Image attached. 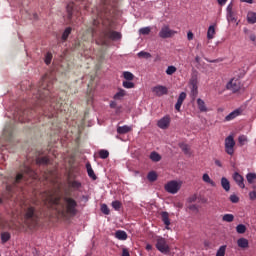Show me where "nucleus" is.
<instances>
[{"label":"nucleus","mask_w":256,"mask_h":256,"mask_svg":"<svg viewBox=\"0 0 256 256\" xmlns=\"http://www.w3.org/2000/svg\"><path fill=\"white\" fill-rule=\"evenodd\" d=\"M236 231L237 233H239L240 235H243V233H245L247 231V226H245L244 224H238L236 226Z\"/></svg>","instance_id":"2f4dec72"},{"label":"nucleus","mask_w":256,"mask_h":256,"mask_svg":"<svg viewBox=\"0 0 256 256\" xmlns=\"http://www.w3.org/2000/svg\"><path fill=\"white\" fill-rule=\"evenodd\" d=\"M249 39H250V41H252L253 43H255V41H256V36H255V34H250V36H249Z\"/></svg>","instance_id":"69168bd1"},{"label":"nucleus","mask_w":256,"mask_h":256,"mask_svg":"<svg viewBox=\"0 0 256 256\" xmlns=\"http://www.w3.org/2000/svg\"><path fill=\"white\" fill-rule=\"evenodd\" d=\"M233 179L235 183L238 185V187H240V189H245V179L241 174H239L238 172H235L233 174Z\"/></svg>","instance_id":"4468645a"},{"label":"nucleus","mask_w":256,"mask_h":256,"mask_svg":"<svg viewBox=\"0 0 256 256\" xmlns=\"http://www.w3.org/2000/svg\"><path fill=\"white\" fill-rule=\"evenodd\" d=\"M11 239V234L9 232H4L1 234V241L2 243H7Z\"/></svg>","instance_id":"4c0bfd02"},{"label":"nucleus","mask_w":256,"mask_h":256,"mask_svg":"<svg viewBox=\"0 0 256 256\" xmlns=\"http://www.w3.org/2000/svg\"><path fill=\"white\" fill-rule=\"evenodd\" d=\"M24 210V221L26 225L33 229L37 226V221H39V216L37 215V212L35 211V207L33 206H25L23 208Z\"/></svg>","instance_id":"f257e3e1"},{"label":"nucleus","mask_w":256,"mask_h":256,"mask_svg":"<svg viewBox=\"0 0 256 256\" xmlns=\"http://www.w3.org/2000/svg\"><path fill=\"white\" fill-rule=\"evenodd\" d=\"M52 59H53V54H51V53L48 52V53L46 54V57H45V63H46V65H50Z\"/></svg>","instance_id":"3c124183"},{"label":"nucleus","mask_w":256,"mask_h":256,"mask_svg":"<svg viewBox=\"0 0 256 256\" xmlns=\"http://www.w3.org/2000/svg\"><path fill=\"white\" fill-rule=\"evenodd\" d=\"M247 23H249V25H255V23H256V12L249 11L247 13Z\"/></svg>","instance_id":"a211bd4d"},{"label":"nucleus","mask_w":256,"mask_h":256,"mask_svg":"<svg viewBox=\"0 0 256 256\" xmlns=\"http://www.w3.org/2000/svg\"><path fill=\"white\" fill-rule=\"evenodd\" d=\"M103 35L104 37H106V39H111L112 41H119L121 40V37H123V35H121V32L113 30H106L103 32Z\"/></svg>","instance_id":"9d476101"},{"label":"nucleus","mask_w":256,"mask_h":256,"mask_svg":"<svg viewBox=\"0 0 256 256\" xmlns=\"http://www.w3.org/2000/svg\"><path fill=\"white\" fill-rule=\"evenodd\" d=\"M105 39H106V37H105V35H103V37H101L100 40H97L96 43L98 45L105 46V45H107V40H105Z\"/></svg>","instance_id":"603ef678"},{"label":"nucleus","mask_w":256,"mask_h":256,"mask_svg":"<svg viewBox=\"0 0 256 256\" xmlns=\"http://www.w3.org/2000/svg\"><path fill=\"white\" fill-rule=\"evenodd\" d=\"M225 251H227V245H222L216 252V256H225Z\"/></svg>","instance_id":"f704fd0d"},{"label":"nucleus","mask_w":256,"mask_h":256,"mask_svg":"<svg viewBox=\"0 0 256 256\" xmlns=\"http://www.w3.org/2000/svg\"><path fill=\"white\" fill-rule=\"evenodd\" d=\"M221 187L226 192L231 191V183L229 182V180L227 178H225V177L221 178Z\"/></svg>","instance_id":"2eb2a0df"},{"label":"nucleus","mask_w":256,"mask_h":256,"mask_svg":"<svg viewBox=\"0 0 256 256\" xmlns=\"http://www.w3.org/2000/svg\"><path fill=\"white\" fill-rule=\"evenodd\" d=\"M180 149H182L183 153H185V155H189V145L187 144H179Z\"/></svg>","instance_id":"c03bdc74"},{"label":"nucleus","mask_w":256,"mask_h":256,"mask_svg":"<svg viewBox=\"0 0 256 256\" xmlns=\"http://www.w3.org/2000/svg\"><path fill=\"white\" fill-rule=\"evenodd\" d=\"M198 76H199V72L197 70H193L190 81H189V85L191 89L190 97L192 101H195V99H197V96L199 95V90H198L199 87L197 86L199 83Z\"/></svg>","instance_id":"f03ea898"},{"label":"nucleus","mask_w":256,"mask_h":256,"mask_svg":"<svg viewBox=\"0 0 256 256\" xmlns=\"http://www.w3.org/2000/svg\"><path fill=\"white\" fill-rule=\"evenodd\" d=\"M51 203H53L54 205H59V201H60V198L59 197H56V198H51Z\"/></svg>","instance_id":"052dcab7"},{"label":"nucleus","mask_w":256,"mask_h":256,"mask_svg":"<svg viewBox=\"0 0 256 256\" xmlns=\"http://www.w3.org/2000/svg\"><path fill=\"white\" fill-rule=\"evenodd\" d=\"M122 256H131V255L129 254V250H128L127 248H123V249H122Z\"/></svg>","instance_id":"680f3d73"},{"label":"nucleus","mask_w":256,"mask_h":256,"mask_svg":"<svg viewBox=\"0 0 256 256\" xmlns=\"http://www.w3.org/2000/svg\"><path fill=\"white\" fill-rule=\"evenodd\" d=\"M6 191H7V193H11V191H13V186H11V185H6Z\"/></svg>","instance_id":"338daca9"},{"label":"nucleus","mask_w":256,"mask_h":256,"mask_svg":"<svg viewBox=\"0 0 256 256\" xmlns=\"http://www.w3.org/2000/svg\"><path fill=\"white\" fill-rule=\"evenodd\" d=\"M36 165H49V158L47 156L37 157Z\"/></svg>","instance_id":"393cba45"},{"label":"nucleus","mask_w":256,"mask_h":256,"mask_svg":"<svg viewBox=\"0 0 256 256\" xmlns=\"http://www.w3.org/2000/svg\"><path fill=\"white\" fill-rule=\"evenodd\" d=\"M66 11L68 14V19H71V17H73V5L71 4L67 5Z\"/></svg>","instance_id":"49530a36"},{"label":"nucleus","mask_w":256,"mask_h":256,"mask_svg":"<svg viewBox=\"0 0 256 256\" xmlns=\"http://www.w3.org/2000/svg\"><path fill=\"white\" fill-rule=\"evenodd\" d=\"M181 105H183V104H181L180 102H176V104H175V109H176V111H181Z\"/></svg>","instance_id":"0e129e2a"},{"label":"nucleus","mask_w":256,"mask_h":256,"mask_svg":"<svg viewBox=\"0 0 256 256\" xmlns=\"http://www.w3.org/2000/svg\"><path fill=\"white\" fill-rule=\"evenodd\" d=\"M112 207L115 209V211H119V209H121V202L119 200L113 201Z\"/></svg>","instance_id":"de8ad7c7"},{"label":"nucleus","mask_w":256,"mask_h":256,"mask_svg":"<svg viewBox=\"0 0 256 256\" xmlns=\"http://www.w3.org/2000/svg\"><path fill=\"white\" fill-rule=\"evenodd\" d=\"M139 33H140L141 35H149V34L151 33V28H149V27L141 28V29L139 30Z\"/></svg>","instance_id":"09e8293b"},{"label":"nucleus","mask_w":256,"mask_h":256,"mask_svg":"<svg viewBox=\"0 0 256 256\" xmlns=\"http://www.w3.org/2000/svg\"><path fill=\"white\" fill-rule=\"evenodd\" d=\"M164 189L165 191H167V193L175 195V193H179V190L181 189V184H179V182L175 180H172L165 185Z\"/></svg>","instance_id":"6e6552de"},{"label":"nucleus","mask_w":256,"mask_h":256,"mask_svg":"<svg viewBox=\"0 0 256 256\" xmlns=\"http://www.w3.org/2000/svg\"><path fill=\"white\" fill-rule=\"evenodd\" d=\"M246 179H247L248 183L251 185V184H253V182L256 179V174L255 173H248L246 175Z\"/></svg>","instance_id":"58836bf2"},{"label":"nucleus","mask_w":256,"mask_h":256,"mask_svg":"<svg viewBox=\"0 0 256 256\" xmlns=\"http://www.w3.org/2000/svg\"><path fill=\"white\" fill-rule=\"evenodd\" d=\"M225 152L227 155H233L235 153V139L232 135L225 138Z\"/></svg>","instance_id":"0eeeda50"},{"label":"nucleus","mask_w":256,"mask_h":256,"mask_svg":"<svg viewBox=\"0 0 256 256\" xmlns=\"http://www.w3.org/2000/svg\"><path fill=\"white\" fill-rule=\"evenodd\" d=\"M155 247L160 253H163V255H169V253H171V248L169 247L167 240L161 236L156 237Z\"/></svg>","instance_id":"20e7f679"},{"label":"nucleus","mask_w":256,"mask_h":256,"mask_svg":"<svg viewBox=\"0 0 256 256\" xmlns=\"http://www.w3.org/2000/svg\"><path fill=\"white\" fill-rule=\"evenodd\" d=\"M137 55L139 58H142V59H151V53L149 52L140 51Z\"/></svg>","instance_id":"c9c22d12"},{"label":"nucleus","mask_w":256,"mask_h":256,"mask_svg":"<svg viewBox=\"0 0 256 256\" xmlns=\"http://www.w3.org/2000/svg\"><path fill=\"white\" fill-rule=\"evenodd\" d=\"M122 85L125 89H134L135 88V83L131 82V80L123 81Z\"/></svg>","instance_id":"72a5a7b5"},{"label":"nucleus","mask_w":256,"mask_h":256,"mask_svg":"<svg viewBox=\"0 0 256 256\" xmlns=\"http://www.w3.org/2000/svg\"><path fill=\"white\" fill-rule=\"evenodd\" d=\"M25 175H28V177H35V171H33V169H31L29 166H26L24 168L23 174L18 173L16 175V178L14 180V185H17V183H20L21 180L25 179Z\"/></svg>","instance_id":"1a4fd4ad"},{"label":"nucleus","mask_w":256,"mask_h":256,"mask_svg":"<svg viewBox=\"0 0 256 256\" xmlns=\"http://www.w3.org/2000/svg\"><path fill=\"white\" fill-rule=\"evenodd\" d=\"M215 35V26H209L208 31H207V39H213Z\"/></svg>","instance_id":"473e14b6"},{"label":"nucleus","mask_w":256,"mask_h":256,"mask_svg":"<svg viewBox=\"0 0 256 256\" xmlns=\"http://www.w3.org/2000/svg\"><path fill=\"white\" fill-rule=\"evenodd\" d=\"M147 179L148 181H150V183H155V181H157V172L155 171L149 172L147 175Z\"/></svg>","instance_id":"c85d7f7f"},{"label":"nucleus","mask_w":256,"mask_h":256,"mask_svg":"<svg viewBox=\"0 0 256 256\" xmlns=\"http://www.w3.org/2000/svg\"><path fill=\"white\" fill-rule=\"evenodd\" d=\"M101 211L104 215H109V213H111V211L109 210V206H107V204L101 205Z\"/></svg>","instance_id":"a18cd8bd"},{"label":"nucleus","mask_w":256,"mask_h":256,"mask_svg":"<svg viewBox=\"0 0 256 256\" xmlns=\"http://www.w3.org/2000/svg\"><path fill=\"white\" fill-rule=\"evenodd\" d=\"M175 33L177 32L174 30H171L169 26H163L159 32V37H161V39H169L173 37Z\"/></svg>","instance_id":"9b49d317"},{"label":"nucleus","mask_w":256,"mask_h":256,"mask_svg":"<svg viewBox=\"0 0 256 256\" xmlns=\"http://www.w3.org/2000/svg\"><path fill=\"white\" fill-rule=\"evenodd\" d=\"M188 209H189L190 211H196V213L199 212V206H197V205H195V204L189 205V206H188Z\"/></svg>","instance_id":"5fc2aeb1"},{"label":"nucleus","mask_w":256,"mask_h":256,"mask_svg":"<svg viewBox=\"0 0 256 256\" xmlns=\"http://www.w3.org/2000/svg\"><path fill=\"white\" fill-rule=\"evenodd\" d=\"M226 89L232 91V93H237L241 91V80L237 78H232L227 84Z\"/></svg>","instance_id":"423d86ee"},{"label":"nucleus","mask_w":256,"mask_h":256,"mask_svg":"<svg viewBox=\"0 0 256 256\" xmlns=\"http://www.w3.org/2000/svg\"><path fill=\"white\" fill-rule=\"evenodd\" d=\"M37 105H45V103L53 102V97H51V92L45 87L40 86L38 93L36 95Z\"/></svg>","instance_id":"7ed1b4c3"},{"label":"nucleus","mask_w":256,"mask_h":256,"mask_svg":"<svg viewBox=\"0 0 256 256\" xmlns=\"http://www.w3.org/2000/svg\"><path fill=\"white\" fill-rule=\"evenodd\" d=\"M230 201H231V203H237L239 201V198L237 195L232 194V195H230Z\"/></svg>","instance_id":"6e6d98bb"},{"label":"nucleus","mask_w":256,"mask_h":256,"mask_svg":"<svg viewBox=\"0 0 256 256\" xmlns=\"http://www.w3.org/2000/svg\"><path fill=\"white\" fill-rule=\"evenodd\" d=\"M239 115H241V109H236L225 117V121H232V119L239 117Z\"/></svg>","instance_id":"6ab92c4d"},{"label":"nucleus","mask_w":256,"mask_h":256,"mask_svg":"<svg viewBox=\"0 0 256 256\" xmlns=\"http://www.w3.org/2000/svg\"><path fill=\"white\" fill-rule=\"evenodd\" d=\"M131 129L132 128L128 125L118 126L117 127V133H118V135H125V134L131 132Z\"/></svg>","instance_id":"f3484780"},{"label":"nucleus","mask_w":256,"mask_h":256,"mask_svg":"<svg viewBox=\"0 0 256 256\" xmlns=\"http://www.w3.org/2000/svg\"><path fill=\"white\" fill-rule=\"evenodd\" d=\"M152 93H154L157 97H163V95H167V93H169V90L166 86L157 85L152 88Z\"/></svg>","instance_id":"f8f14e48"},{"label":"nucleus","mask_w":256,"mask_h":256,"mask_svg":"<svg viewBox=\"0 0 256 256\" xmlns=\"http://www.w3.org/2000/svg\"><path fill=\"white\" fill-rule=\"evenodd\" d=\"M71 31H72L71 27H67L64 30L62 37H61L62 41H67V39H69V35H71Z\"/></svg>","instance_id":"c756f323"},{"label":"nucleus","mask_w":256,"mask_h":256,"mask_svg":"<svg viewBox=\"0 0 256 256\" xmlns=\"http://www.w3.org/2000/svg\"><path fill=\"white\" fill-rule=\"evenodd\" d=\"M161 219L166 227L171 225V220H169V212H161Z\"/></svg>","instance_id":"b1692460"},{"label":"nucleus","mask_w":256,"mask_h":256,"mask_svg":"<svg viewBox=\"0 0 256 256\" xmlns=\"http://www.w3.org/2000/svg\"><path fill=\"white\" fill-rule=\"evenodd\" d=\"M127 95V92L124 89H119V91L114 95L116 101H121Z\"/></svg>","instance_id":"bb28decb"},{"label":"nucleus","mask_w":256,"mask_h":256,"mask_svg":"<svg viewBox=\"0 0 256 256\" xmlns=\"http://www.w3.org/2000/svg\"><path fill=\"white\" fill-rule=\"evenodd\" d=\"M116 239H119V241H127V232L123 230H118L115 232Z\"/></svg>","instance_id":"aec40b11"},{"label":"nucleus","mask_w":256,"mask_h":256,"mask_svg":"<svg viewBox=\"0 0 256 256\" xmlns=\"http://www.w3.org/2000/svg\"><path fill=\"white\" fill-rule=\"evenodd\" d=\"M227 21L229 23H235L237 21V19H235V14L233 12L227 14Z\"/></svg>","instance_id":"8fccbe9b"},{"label":"nucleus","mask_w":256,"mask_h":256,"mask_svg":"<svg viewBox=\"0 0 256 256\" xmlns=\"http://www.w3.org/2000/svg\"><path fill=\"white\" fill-rule=\"evenodd\" d=\"M197 201V194H193L187 199V203H195Z\"/></svg>","instance_id":"864d4df0"},{"label":"nucleus","mask_w":256,"mask_h":256,"mask_svg":"<svg viewBox=\"0 0 256 256\" xmlns=\"http://www.w3.org/2000/svg\"><path fill=\"white\" fill-rule=\"evenodd\" d=\"M86 169H87L88 177H90V179H92L93 181H97V175H95V171H93V168L91 167V163L88 162L86 164Z\"/></svg>","instance_id":"dca6fc26"},{"label":"nucleus","mask_w":256,"mask_h":256,"mask_svg":"<svg viewBox=\"0 0 256 256\" xmlns=\"http://www.w3.org/2000/svg\"><path fill=\"white\" fill-rule=\"evenodd\" d=\"M150 159L154 163H159V161H161V154L153 151V152L150 153Z\"/></svg>","instance_id":"cd10ccee"},{"label":"nucleus","mask_w":256,"mask_h":256,"mask_svg":"<svg viewBox=\"0 0 256 256\" xmlns=\"http://www.w3.org/2000/svg\"><path fill=\"white\" fill-rule=\"evenodd\" d=\"M99 157L100 159H107L109 157V151L105 149L100 150Z\"/></svg>","instance_id":"ea45409f"},{"label":"nucleus","mask_w":256,"mask_h":256,"mask_svg":"<svg viewBox=\"0 0 256 256\" xmlns=\"http://www.w3.org/2000/svg\"><path fill=\"white\" fill-rule=\"evenodd\" d=\"M227 15L233 13V4H229L226 8Z\"/></svg>","instance_id":"bf43d9fd"},{"label":"nucleus","mask_w":256,"mask_h":256,"mask_svg":"<svg viewBox=\"0 0 256 256\" xmlns=\"http://www.w3.org/2000/svg\"><path fill=\"white\" fill-rule=\"evenodd\" d=\"M185 99H187V93L181 92V93L179 94L178 99H177V103L183 104V101H185Z\"/></svg>","instance_id":"37998d69"},{"label":"nucleus","mask_w":256,"mask_h":256,"mask_svg":"<svg viewBox=\"0 0 256 256\" xmlns=\"http://www.w3.org/2000/svg\"><path fill=\"white\" fill-rule=\"evenodd\" d=\"M197 105H198V109L201 113L207 112V106L205 105V101H203V99L198 98Z\"/></svg>","instance_id":"5701e85b"},{"label":"nucleus","mask_w":256,"mask_h":256,"mask_svg":"<svg viewBox=\"0 0 256 256\" xmlns=\"http://www.w3.org/2000/svg\"><path fill=\"white\" fill-rule=\"evenodd\" d=\"M124 79H126V81H133V79H135V75H133V73L126 71L123 73Z\"/></svg>","instance_id":"e433bc0d"},{"label":"nucleus","mask_w":256,"mask_h":256,"mask_svg":"<svg viewBox=\"0 0 256 256\" xmlns=\"http://www.w3.org/2000/svg\"><path fill=\"white\" fill-rule=\"evenodd\" d=\"M170 124H171V117L169 115H166L158 121L157 126L160 129H167Z\"/></svg>","instance_id":"ddd939ff"},{"label":"nucleus","mask_w":256,"mask_h":256,"mask_svg":"<svg viewBox=\"0 0 256 256\" xmlns=\"http://www.w3.org/2000/svg\"><path fill=\"white\" fill-rule=\"evenodd\" d=\"M202 179L204 183H208L211 187H217V184L209 177V174H203Z\"/></svg>","instance_id":"a878e982"},{"label":"nucleus","mask_w":256,"mask_h":256,"mask_svg":"<svg viewBox=\"0 0 256 256\" xmlns=\"http://www.w3.org/2000/svg\"><path fill=\"white\" fill-rule=\"evenodd\" d=\"M64 203H66V211L69 215H72V217H75L77 215V201L71 197H64L63 198Z\"/></svg>","instance_id":"39448f33"},{"label":"nucleus","mask_w":256,"mask_h":256,"mask_svg":"<svg viewBox=\"0 0 256 256\" xmlns=\"http://www.w3.org/2000/svg\"><path fill=\"white\" fill-rule=\"evenodd\" d=\"M110 107H111V109H115V107H117V102L111 101L110 102Z\"/></svg>","instance_id":"774afa93"},{"label":"nucleus","mask_w":256,"mask_h":256,"mask_svg":"<svg viewBox=\"0 0 256 256\" xmlns=\"http://www.w3.org/2000/svg\"><path fill=\"white\" fill-rule=\"evenodd\" d=\"M238 141H239L240 145H245V142L247 141V137H245L243 135L239 136Z\"/></svg>","instance_id":"4d7b16f0"},{"label":"nucleus","mask_w":256,"mask_h":256,"mask_svg":"<svg viewBox=\"0 0 256 256\" xmlns=\"http://www.w3.org/2000/svg\"><path fill=\"white\" fill-rule=\"evenodd\" d=\"M249 197H250L251 201H255V199H256V191H251L249 193Z\"/></svg>","instance_id":"13d9d810"},{"label":"nucleus","mask_w":256,"mask_h":256,"mask_svg":"<svg viewBox=\"0 0 256 256\" xmlns=\"http://www.w3.org/2000/svg\"><path fill=\"white\" fill-rule=\"evenodd\" d=\"M237 245L241 249H247V247H249V240H247V238H239L237 240Z\"/></svg>","instance_id":"412c9836"},{"label":"nucleus","mask_w":256,"mask_h":256,"mask_svg":"<svg viewBox=\"0 0 256 256\" xmlns=\"http://www.w3.org/2000/svg\"><path fill=\"white\" fill-rule=\"evenodd\" d=\"M69 187H71L72 189H74V191H79V189L81 187H83V185L81 184V182L77 181V180H73V181H69L68 182Z\"/></svg>","instance_id":"4be33fe9"},{"label":"nucleus","mask_w":256,"mask_h":256,"mask_svg":"<svg viewBox=\"0 0 256 256\" xmlns=\"http://www.w3.org/2000/svg\"><path fill=\"white\" fill-rule=\"evenodd\" d=\"M235 220V216L233 214H225L222 217V221H225L226 223H233Z\"/></svg>","instance_id":"7c9ffc66"},{"label":"nucleus","mask_w":256,"mask_h":256,"mask_svg":"<svg viewBox=\"0 0 256 256\" xmlns=\"http://www.w3.org/2000/svg\"><path fill=\"white\" fill-rule=\"evenodd\" d=\"M193 37H194L193 32L189 31V32L187 33V39H188V41H193Z\"/></svg>","instance_id":"e2e57ef3"},{"label":"nucleus","mask_w":256,"mask_h":256,"mask_svg":"<svg viewBox=\"0 0 256 256\" xmlns=\"http://www.w3.org/2000/svg\"><path fill=\"white\" fill-rule=\"evenodd\" d=\"M185 99H187V93L181 92V93L179 94L178 99H177V103L183 104V101H185Z\"/></svg>","instance_id":"79ce46f5"},{"label":"nucleus","mask_w":256,"mask_h":256,"mask_svg":"<svg viewBox=\"0 0 256 256\" xmlns=\"http://www.w3.org/2000/svg\"><path fill=\"white\" fill-rule=\"evenodd\" d=\"M176 72H177V67L175 66H168V68L166 69L167 75H173Z\"/></svg>","instance_id":"a19ab883"}]
</instances>
